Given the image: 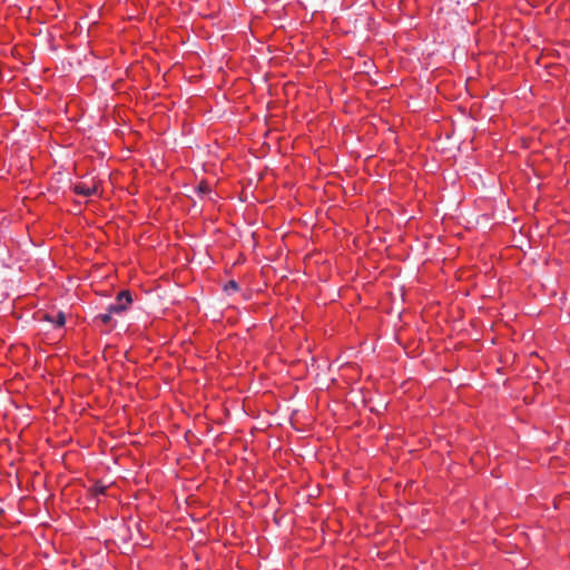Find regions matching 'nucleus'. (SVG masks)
Returning a JSON list of instances; mask_svg holds the SVG:
<instances>
[{"instance_id":"f257e3e1","label":"nucleus","mask_w":570,"mask_h":570,"mask_svg":"<svg viewBox=\"0 0 570 570\" xmlns=\"http://www.w3.org/2000/svg\"><path fill=\"white\" fill-rule=\"evenodd\" d=\"M131 303L132 297L129 291L119 292L116 301L108 306L107 313L98 316L99 321H110L111 314H119L120 312L126 311Z\"/></svg>"},{"instance_id":"f03ea898","label":"nucleus","mask_w":570,"mask_h":570,"mask_svg":"<svg viewBox=\"0 0 570 570\" xmlns=\"http://www.w3.org/2000/svg\"><path fill=\"white\" fill-rule=\"evenodd\" d=\"M75 191L78 195L87 197V196H91V195L96 194L97 193V187H88V186H86L83 184H77L75 186Z\"/></svg>"},{"instance_id":"7ed1b4c3","label":"nucleus","mask_w":570,"mask_h":570,"mask_svg":"<svg viewBox=\"0 0 570 570\" xmlns=\"http://www.w3.org/2000/svg\"><path fill=\"white\" fill-rule=\"evenodd\" d=\"M68 317H70L67 313L59 311L57 315L50 316L48 313H42L38 320L39 321H66Z\"/></svg>"},{"instance_id":"20e7f679","label":"nucleus","mask_w":570,"mask_h":570,"mask_svg":"<svg viewBox=\"0 0 570 570\" xmlns=\"http://www.w3.org/2000/svg\"><path fill=\"white\" fill-rule=\"evenodd\" d=\"M106 490H107L106 485L97 482L91 487L90 492L92 493V495L98 497V495H104L106 493Z\"/></svg>"},{"instance_id":"39448f33","label":"nucleus","mask_w":570,"mask_h":570,"mask_svg":"<svg viewBox=\"0 0 570 570\" xmlns=\"http://www.w3.org/2000/svg\"><path fill=\"white\" fill-rule=\"evenodd\" d=\"M238 288H239V286H238V284H237V282H235V281H229V282L225 285V287H224L225 292H227L228 294H229V293H232V292H237V291H238Z\"/></svg>"},{"instance_id":"423d86ee","label":"nucleus","mask_w":570,"mask_h":570,"mask_svg":"<svg viewBox=\"0 0 570 570\" xmlns=\"http://www.w3.org/2000/svg\"><path fill=\"white\" fill-rule=\"evenodd\" d=\"M209 190H210V186H209V184H208V183H206V181H200V183L198 184V186H197V191H198L199 194H207V193H209Z\"/></svg>"},{"instance_id":"0eeeda50","label":"nucleus","mask_w":570,"mask_h":570,"mask_svg":"<svg viewBox=\"0 0 570 570\" xmlns=\"http://www.w3.org/2000/svg\"><path fill=\"white\" fill-rule=\"evenodd\" d=\"M56 325H57V327L61 328L65 325V323L59 322V323H56Z\"/></svg>"}]
</instances>
